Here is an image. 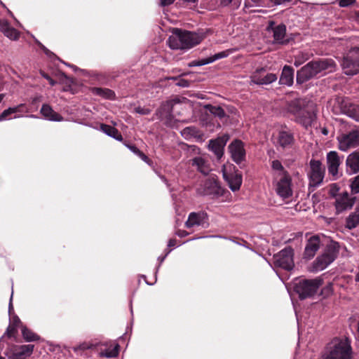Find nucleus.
Masks as SVG:
<instances>
[{"label": "nucleus", "mask_w": 359, "mask_h": 359, "mask_svg": "<svg viewBox=\"0 0 359 359\" xmlns=\"http://www.w3.org/2000/svg\"><path fill=\"white\" fill-rule=\"evenodd\" d=\"M209 226V216L206 212L203 210L190 212L185 222V226L188 229L194 227L206 229Z\"/></svg>", "instance_id": "12"}, {"label": "nucleus", "mask_w": 359, "mask_h": 359, "mask_svg": "<svg viewBox=\"0 0 359 359\" xmlns=\"http://www.w3.org/2000/svg\"><path fill=\"white\" fill-rule=\"evenodd\" d=\"M269 34H272L274 43L286 44V26L283 24L276 25L273 21H269L266 28Z\"/></svg>", "instance_id": "16"}, {"label": "nucleus", "mask_w": 359, "mask_h": 359, "mask_svg": "<svg viewBox=\"0 0 359 359\" xmlns=\"http://www.w3.org/2000/svg\"><path fill=\"white\" fill-rule=\"evenodd\" d=\"M176 85L180 86V87L187 88V87L189 86V82L187 80H185V79H180L176 83Z\"/></svg>", "instance_id": "50"}, {"label": "nucleus", "mask_w": 359, "mask_h": 359, "mask_svg": "<svg viewBox=\"0 0 359 359\" xmlns=\"http://www.w3.org/2000/svg\"><path fill=\"white\" fill-rule=\"evenodd\" d=\"M356 339L359 341V320H358V323Z\"/></svg>", "instance_id": "60"}, {"label": "nucleus", "mask_w": 359, "mask_h": 359, "mask_svg": "<svg viewBox=\"0 0 359 359\" xmlns=\"http://www.w3.org/2000/svg\"><path fill=\"white\" fill-rule=\"evenodd\" d=\"M355 280L356 282H359V264H358L357 272H356V274H355Z\"/></svg>", "instance_id": "57"}, {"label": "nucleus", "mask_w": 359, "mask_h": 359, "mask_svg": "<svg viewBox=\"0 0 359 359\" xmlns=\"http://www.w3.org/2000/svg\"><path fill=\"white\" fill-rule=\"evenodd\" d=\"M158 4L161 7L168 6L172 4L175 0H158Z\"/></svg>", "instance_id": "49"}, {"label": "nucleus", "mask_w": 359, "mask_h": 359, "mask_svg": "<svg viewBox=\"0 0 359 359\" xmlns=\"http://www.w3.org/2000/svg\"><path fill=\"white\" fill-rule=\"evenodd\" d=\"M355 2V0H339V5L341 7H347Z\"/></svg>", "instance_id": "48"}, {"label": "nucleus", "mask_w": 359, "mask_h": 359, "mask_svg": "<svg viewBox=\"0 0 359 359\" xmlns=\"http://www.w3.org/2000/svg\"><path fill=\"white\" fill-rule=\"evenodd\" d=\"M266 0H246L245 4L249 6H261L265 3Z\"/></svg>", "instance_id": "46"}, {"label": "nucleus", "mask_w": 359, "mask_h": 359, "mask_svg": "<svg viewBox=\"0 0 359 359\" xmlns=\"http://www.w3.org/2000/svg\"><path fill=\"white\" fill-rule=\"evenodd\" d=\"M34 345H22L18 346L14 350L13 359H25L26 357L30 355L33 351Z\"/></svg>", "instance_id": "30"}, {"label": "nucleus", "mask_w": 359, "mask_h": 359, "mask_svg": "<svg viewBox=\"0 0 359 359\" xmlns=\"http://www.w3.org/2000/svg\"><path fill=\"white\" fill-rule=\"evenodd\" d=\"M294 251L291 247H286L273 256V264L276 267L286 271H291L294 266Z\"/></svg>", "instance_id": "9"}, {"label": "nucleus", "mask_w": 359, "mask_h": 359, "mask_svg": "<svg viewBox=\"0 0 359 359\" xmlns=\"http://www.w3.org/2000/svg\"><path fill=\"white\" fill-rule=\"evenodd\" d=\"M41 113L46 119L49 121H61L63 120L62 116L55 112L48 104L42 105Z\"/></svg>", "instance_id": "29"}, {"label": "nucleus", "mask_w": 359, "mask_h": 359, "mask_svg": "<svg viewBox=\"0 0 359 359\" xmlns=\"http://www.w3.org/2000/svg\"><path fill=\"white\" fill-rule=\"evenodd\" d=\"M94 346V344L90 342H84L79 346L74 347V350L75 352L79 353L81 351H84L86 349L92 348Z\"/></svg>", "instance_id": "42"}, {"label": "nucleus", "mask_w": 359, "mask_h": 359, "mask_svg": "<svg viewBox=\"0 0 359 359\" xmlns=\"http://www.w3.org/2000/svg\"><path fill=\"white\" fill-rule=\"evenodd\" d=\"M344 73L353 76L359 72V48H351L344 56L342 64Z\"/></svg>", "instance_id": "8"}, {"label": "nucleus", "mask_w": 359, "mask_h": 359, "mask_svg": "<svg viewBox=\"0 0 359 359\" xmlns=\"http://www.w3.org/2000/svg\"><path fill=\"white\" fill-rule=\"evenodd\" d=\"M130 149L132 150L133 151H135V147H133V146L130 147Z\"/></svg>", "instance_id": "64"}, {"label": "nucleus", "mask_w": 359, "mask_h": 359, "mask_svg": "<svg viewBox=\"0 0 359 359\" xmlns=\"http://www.w3.org/2000/svg\"><path fill=\"white\" fill-rule=\"evenodd\" d=\"M332 293V283H330L321 290V294L325 297H329Z\"/></svg>", "instance_id": "43"}, {"label": "nucleus", "mask_w": 359, "mask_h": 359, "mask_svg": "<svg viewBox=\"0 0 359 359\" xmlns=\"http://www.w3.org/2000/svg\"><path fill=\"white\" fill-rule=\"evenodd\" d=\"M22 106V104H20L15 107H9L8 109L4 110L1 114L0 115V121H2L7 118L8 116L12 114L20 111V108Z\"/></svg>", "instance_id": "37"}, {"label": "nucleus", "mask_w": 359, "mask_h": 359, "mask_svg": "<svg viewBox=\"0 0 359 359\" xmlns=\"http://www.w3.org/2000/svg\"><path fill=\"white\" fill-rule=\"evenodd\" d=\"M276 191L277 194L285 199L292 195V179L288 173H283L280 177H276Z\"/></svg>", "instance_id": "11"}, {"label": "nucleus", "mask_w": 359, "mask_h": 359, "mask_svg": "<svg viewBox=\"0 0 359 359\" xmlns=\"http://www.w3.org/2000/svg\"><path fill=\"white\" fill-rule=\"evenodd\" d=\"M118 344H116L115 346L111 350H107L104 353H102V355L107 358L115 357L118 353Z\"/></svg>", "instance_id": "41"}, {"label": "nucleus", "mask_w": 359, "mask_h": 359, "mask_svg": "<svg viewBox=\"0 0 359 359\" xmlns=\"http://www.w3.org/2000/svg\"><path fill=\"white\" fill-rule=\"evenodd\" d=\"M100 128L104 133H106L109 136L112 137L116 140H121V135L115 128L111 126L102 124Z\"/></svg>", "instance_id": "32"}, {"label": "nucleus", "mask_w": 359, "mask_h": 359, "mask_svg": "<svg viewBox=\"0 0 359 359\" xmlns=\"http://www.w3.org/2000/svg\"><path fill=\"white\" fill-rule=\"evenodd\" d=\"M154 170L158 175L160 179L167 185V187H169L170 185H169V184L168 182L167 179L165 178V177L163 176V175H160L155 169Z\"/></svg>", "instance_id": "52"}, {"label": "nucleus", "mask_w": 359, "mask_h": 359, "mask_svg": "<svg viewBox=\"0 0 359 359\" xmlns=\"http://www.w3.org/2000/svg\"><path fill=\"white\" fill-rule=\"evenodd\" d=\"M222 1L225 4H230L232 1V0H222Z\"/></svg>", "instance_id": "63"}, {"label": "nucleus", "mask_w": 359, "mask_h": 359, "mask_svg": "<svg viewBox=\"0 0 359 359\" xmlns=\"http://www.w3.org/2000/svg\"><path fill=\"white\" fill-rule=\"evenodd\" d=\"M290 0H273L274 3L276 4H281L285 1H289Z\"/></svg>", "instance_id": "58"}, {"label": "nucleus", "mask_w": 359, "mask_h": 359, "mask_svg": "<svg viewBox=\"0 0 359 359\" xmlns=\"http://www.w3.org/2000/svg\"><path fill=\"white\" fill-rule=\"evenodd\" d=\"M135 111H136V113L141 114H149L150 110L149 109H140V108L136 107Z\"/></svg>", "instance_id": "51"}, {"label": "nucleus", "mask_w": 359, "mask_h": 359, "mask_svg": "<svg viewBox=\"0 0 359 359\" xmlns=\"http://www.w3.org/2000/svg\"><path fill=\"white\" fill-rule=\"evenodd\" d=\"M359 225V205L355 208L354 212L351 213L346 219V228L349 230L355 229Z\"/></svg>", "instance_id": "31"}, {"label": "nucleus", "mask_w": 359, "mask_h": 359, "mask_svg": "<svg viewBox=\"0 0 359 359\" xmlns=\"http://www.w3.org/2000/svg\"><path fill=\"white\" fill-rule=\"evenodd\" d=\"M176 244H177V241L175 239H170L168 243V248L175 247Z\"/></svg>", "instance_id": "55"}, {"label": "nucleus", "mask_w": 359, "mask_h": 359, "mask_svg": "<svg viewBox=\"0 0 359 359\" xmlns=\"http://www.w3.org/2000/svg\"><path fill=\"white\" fill-rule=\"evenodd\" d=\"M335 69V62L330 58L312 60L303 66L297 72V83L302 84L318 75L332 72Z\"/></svg>", "instance_id": "2"}, {"label": "nucleus", "mask_w": 359, "mask_h": 359, "mask_svg": "<svg viewBox=\"0 0 359 359\" xmlns=\"http://www.w3.org/2000/svg\"><path fill=\"white\" fill-rule=\"evenodd\" d=\"M205 108L212 115L219 118H223L226 116V114L224 110L219 106H213L211 104H207Z\"/></svg>", "instance_id": "33"}, {"label": "nucleus", "mask_w": 359, "mask_h": 359, "mask_svg": "<svg viewBox=\"0 0 359 359\" xmlns=\"http://www.w3.org/2000/svg\"><path fill=\"white\" fill-rule=\"evenodd\" d=\"M286 110L292 116V120L304 129H309L316 123L317 105L309 99L298 97L287 101Z\"/></svg>", "instance_id": "1"}, {"label": "nucleus", "mask_w": 359, "mask_h": 359, "mask_svg": "<svg viewBox=\"0 0 359 359\" xmlns=\"http://www.w3.org/2000/svg\"><path fill=\"white\" fill-rule=\"evenodd\" d=\"M339 245L337 242H331L327 245L324 252L317 257L312 264L313 272H318L325 269L337 257Z\"/></svg>", "instance_id": "6"}, {"label": "nucleus", "mask_w": 359, "mask_h": 359, "mask_svg": "<svg viewBox=\"0 0 359 359\" xmlns=\"http://www.w3.org/2000/svg\"><path fill=\"white\" fill-rule=\"evenodd\" d=\"M223 177L228 182L229 187L232 191L235 192L240 189L243 182V177L241 173L235 172L228 174L224 171Z\"/></svg>", "instance_id": "25"}, {"label": "nucleus", "mask_w": 359, "mask_h": 359, "mask_svg": "<svg viewBox=\"0 0 359 359\" xmlns=\"http://www.w3.org/2000/svg\"><path fill=\"white\" fill-rule=\"evenodd\" d=\"M351 187L353 192L359 194V175L354 178Z\"/></svg>", "instance_id": "44"}, {"label": "nucleus", "mask_w": 359, "mask_h": 359, "mask_svg": "<svg viewBox=\"0 0 359 359\" xmlns=\"http://www.w3.org/2000/svg\"><path fill=\"white\" fill-rule=\"evenodd\" d=\"M351 341L335 338L325 348L321 359H352Z\"/></svg>", "instance_id": "3"}, {"label": "nucleus", "mask_w": 359, "mask_h": 359, "mask_svg": "<svg viewBox=\"0 0 359 359\" xmlns=\"http://www.w3.org/2000/svg\"><path fill=\"white\" fill-rule=\"evenodd\" d=\"M320 246V241L318 236L311 237L305 246L304 256L306 259L313 258L316 252L319 250Z\"/></svg>", "instance_id": "24"}, {"label": "nucleus", "mask_w": 359, "mask_h": 359, "mask_svg": "<svg viewBox=\"0 0 359 359\" xmlns=\"http://www.w3.org/2000/svg\"><path fill=\"white\" fill-rule=\"evenodd\" d=\"M191 164L195 167L198 171L207 175L211 171V165L208 160L202 156H196L191 160Z\"/></svg>", "instance_id": "26"}, {"label": "nucleus", "mask_w": 359, "mask_h": 359, "mask_svg": "<svg viewBox=\"0 0 359 359\" xmlns=\"http://www.w3.org/2000/svg\"><path fill=\"white\" fill-rule=\"evenodd\" d=\"M228 149L231 158L237 165L245 161V144L241 140H234L229 144Z\"/></svg>", "instance_id": "15"}, {"label": "nucleus", "mask_w": 359, "mask_h": 359, "mask_svg": "<svg viewBox=\"0 0 359 359\" xmlns=\"http://www.w3.org/2000/svg\"><path fill=\"white\" fill-rule=\"evenodd\" d=\"M335 104L341 114L359 122V104L352 102L348 97H338L336 99Z\"/></svg>", "instance_id": "10"}, {"label": "nucleus", "mask_w": 359, "mask_h": 359, "mask_svg": "<svg viewBox=\"0 0 359 359\" xmlns=\"http://www.w3.org/2000/svg\"><path fill=\"white\" fill-rule=\"evenodd\" d=\"M355 201V197L351 196L348 192L345 191L340 194L335 201V208L337 214L344 211L350 210L353 206Z\"/></svg>", "instance_id": "18"}, {"label": "nucleus", "mask_w": 359, "mask_h": 359, "mask_svg": "<svg viewBox=\"0 0 359 359\" xmlns=\"http://www.w3.org/2000/svg\"><path fill=\"white\" fill-rule=\"evenodd\" d=\"M339 149L346 151L351 148L359 146V131L352 130L348 134H344L337 137Z\"/></svg>", "instance_id": "14"}, {"label": "nucleus", "mask_w": 359, "mask_h": 359, "mask_svg": "<svg viewBox=\"0 0 359 359\" xmlns=\"http://www.w3.org/2000/svg\"><path fill=\"white\" fill-rule=\"evenodd\" d=\"M17 327L10 324L6 330V334L8 337H13L15 334L17 332Z\"/></svg>", "instance_id": "45"}, {"label": "nucleus", "mask_w": 359, "mask_h": 359, "mask_svg": "<svg viewBox=\"0 0 359 359\" xmlns=\"http://www.w3.org/2000/svg\"><path fill=\"white\" fill-rule=\"evenodd\" d=\"M294 82V69L288 65L283 68L279 83L280 85L291 86Z\"/></svg>", "instance_id": "28"}, {"label": "nucleus", "mask_w": 359, "mask_h": 359, "mask_svg": "<svg viewBox=\"0 0 359 359\" xmlns=\"http://www.w3.org/2000/svg\"><path fill=\"white\" fill-rule=\"evenodd\" d=\"M171 250H169L166 252V253L163 255V256H159L158 257V261L159 262V264L158 266L156 267V271H155V277H154V281L153 283H149L147 282V280H145L146 283L147 285H154L156 282V276H157V273H158V271L159 269V267H160V265L163 263V262L164 261V259L166 258V257L168 256V255L170 252Z\"/></svg>", "instance_id": "40"}, {"label": "nucleus", "mask_w": 359, "mask_h": 359, "mask_svg": "<svg viewBox=\"0 0 359 359\" xmlns=\"http://www.w3.org/2000/svg\"><path fill=\"white\" fill-rule=\"evenodd\" d=\"M197 134L198 130L194 126L187 127L181 131V135L187 140L196 137Z\"/></svg>", "instance_id": "35"}, {"label": "nucleus", "mask_w": 359, "mask_h": 359, "mask_svg": "<svg viewBox=\"0 0 359 359\" xmlns=\"http://www.w3.org/2000/svg\"><path fill=\"white\" fill-rule=\"evenodd\" d=\"M0 30L11 40H18L20 36V32L4 20H0Z\"/></svg>", "instance_id": "27"}, {"label": "nucleus", "mask_w": 359, "mask_h": 359, "mask_svg": "<svg viewBox=\"0 0 359 359\" xmlns=\"http://www.w3.org/2000/svg\"><path fill=\"white\" fill-rule=\"evenodd\" d=\"M22 334L23 338L27 341H34L39 339L38 335L25 327L22 328Z\"/></svg>", "instance_id": "36"}, {"label": "nucleus", "mask_w": 359, "mask_h": 359, "mask_svg": "<svg viewBox=\"0 0 359 359\" xmlns=\"http://www.w3.org/2000/svg\"><path fill=\"white\" fill-rule=\"evenodd\" d=\"M184 2L187 3H196L198 0H183Z\"/></svg>", "instance_id": "62"}, {"label": "nucleus", "mask_w": 359, "mask_h": 359, "mask_svg": "<svg viewBox=\"0 0 359 359\" xmlns=\"http://www.w3.org/2000/svg\"><path fill=\"white\" fill-rule=\"evenodd\" d=\"M231 52L232 51L230 50H226L215 53L212 56H210V57H208L206 58H202L200 60H194L190 62L189 67H200V66L210 64L217 60L228 57Z\"/></svg>", "instance_id": "22"}, {"label": "nucleus", "mask_w": 359, "mask_h": 359, "mask_svg": "<svg viewBox=\"0 0 359 359\" xmlns=\"http://www.w3.org/2000/svg\"><path fill=\"white\" fill-rule=\"evenodd\" d=\"M346 172L349 175L359 172V151L351 153L346 160Z\"/></svg>", "instance_id": "23"}, {"label": "nucleus", "mask_w": 359, "mask_h": 359, "mask_svg": "<svg viewBox=\"0 0 359 359\" xmlns=\"http://www.w3.org/2000/svg\"><path fill=\"white\" fill-rule=\"evenodd\" d=\"M227 140V137L223 136L209 141L208 149L214 153L217 159H220L223 156L224 149Z\"/></svg>", "instance_id": "21"}, {"label": "nucleus", "mask_w": 359, "mask_h": 359, "mask_svg": "<svg viewBox=\"0 0 359 359\" xmlns=\"http://www.w3.org/2000/svg\"><path fill=\"white\" fill-rule=\"evenodd\" d=\"M201 41V36L196 33L176 28L168 38V43L173 50H188L198 44Z\"/></svg>", "instance_id": "4"}, {"label": "nucleus", "mask_w": 359, "mask_h": 359, "mask_svg": "<svg viewBox=\"0 0 359 359\" xmlns=\"http://www.w3.org/2000/svg\"><path fill=\"white\" fill-rule=\"evenodd\" d=\"M42 76L49 81L51 86H54L55 84V81H54L48 75L43 73Z\"/></svg>", "instance_id": "53"}, {"label": "nucleus", "mask_w": 359, "mask_h": 359, "mask_svg": "<svg viewBox=\"0 0 359 359\" xmlns=\"http://www.w3.org/2000/svg\"><path fill=\"white\" fill-rule=\"evenodd\" d=\"M302 64V62L297 60V59L295 60L294 62V65L296 66V67H298L300 65Z\"/></svg>", "instance_id": "61"}, {"label": "nucleus", "mask_w": 359, "mask_h": 359, "mask_svg": "<svg viewBox=\"0 0 359 359\" xmlns=\"http://www.w3.org/2000/svg\"><path fill=\"white\" fill-rule=\"evenodd\" d=\"M325 169L319 160L311 159L309 162V170L308 171L309 190L313 191L323 182Z\"/></svg>", "instance_id": "7"}, {"label": "nucleus", "mask_w": 359, "mask_h": 359, "mask_svg": "<svg viewBox=\"0 0 359 359\" xmlns=\"http://www.w3.org/2000/svg\"><path fill=\"white\" fill-rule=\"evenodd\" d=\"M10 321L11 325H14L17 327H18L21 324L20 320L17 316H11Z\"/></svg>", "instance_id": "47"}, {"label": "nucleus", "mask_w": 359, "mask_h": 359, "mask_svg": "<svg viewBox=\"0 0 359 359\" xmlns=\"http://www.w3.org/2000/svg\"><path fill=\"white\" fill-rule=\"evenodd\" d=\"M250 84L269 85L277 80L276 74L268 72L264 68L256 69L250 76Z\"/></svg>", "instance_id": "13"}, {"label": "nucleus", "mask_w": 359, "mask_h": 359, "mask_svg": "<svg viewBox=\"0 0 359 359\" xmlns=\"http://www.w3.org/2000/svg\"><path fill=\"white\" fill-rule=\"evenodd\" d=\"M323 283V280L320 277L313 279H297L293 283V289L300 299H304L314 296Z\"/></svg>", "instance_id": "5"}, {"label": "nucleus", "mask_w": 359, "mask_h": 359, "mask_svg": "<svg viewBox=\"0 0 359 359\" xmlns=\"http://www.w3.org/2000/svg\"><path fill=\"white\" fill-rule=\"evenodd\" d=\"M92 92L95 95H97L104 98L111 99L114 96V92L107 88H94L92 89Z\"/></svg>", "instance_id": "34"}, {"label": "nucleus", "mask_w": 359, "mask_h": 359, "mask_svg": "<svg viewBox=\"0 0 359 359\" xmlns=\"http://www.w3.org/2000/svg\"><path fill=\"white\" fill-rule=\"evenodd\" d=\"M204 192L205 195L210 196L211 198L217 199L224 195V190L221 187L217 180L209 178L205 182Z\"/></svg>", "instance_id": "17"}, {"label": "nucleus", "mask_w": 359, "mask_h": 359, "mask_svg": "<svg viewBox=\"0 0 359 359\" xmlns=\"http://www.w3.org/2000/svg\"><path fill=\"white\" fill-rule=\"evenodd\" d=\"M136 156H138L142 161L149 165L153 170H154V164L153 161L142 151L136 148Z\"/></svg>", "instance_id": "38"}, {"label": "nucleus", "mask_w": 359, "mask_h": 359, "mask_svg": "<svg viewBox=\"0 0 359 359\" xmlns=\"http://www.w3.org/2000/svg\"><path fill=\"white\" fill-rule=\"evenodd\" d=\"M271 167L273 170L278 172L276 177H280L283 173H287L285 170L284 168L278 160H274L271 163Z\"/></svg>", "instance_id": "39"}, {"label": "nucleus", "mask_w": 359, "mask_h": 359, "mask_svg": "<svg viewBox=\"0 0 359 359\" xmlns=\"http://www.w3.org/2000/svg\"><path fill=\"white\" fill-rule=\"evenodd\" d=\"M12 298H13V294H11V299H10V303H9V313L10 314L11 313V311L13 310Z\"/></svg>", "instance_id": "56"}, {"label": "nucleus", "mask_w": 359, "mask_h": 359, "mask_svg": "<svg viewBox=\"0 0 359 359\" xmlns=\"http://www.w3.org/2000/svg\"><path fill=\"white\" fill-rule=\"evenodd\" d=\"M176 234L179 236V237H185L187 236H188V232H187L186 231H184V230H179Z\"/></svg>", "instance_id": "54"}, {"label": "nucleus", "mask_w": 359, "mask_h": 359, "mask_svg": "<svg viewBox=\"0 0 359 359\" xmlns=\"http://www.w3.org/2000/svg\"><path fill=\"white\" fill-rule=\"evenodd\" d=\"M326 161L329 174L333 177V180H337L339 177V167L341 164V159L338 153L334 151L328 152Z\"/></svg>", "instance_id": "19"}, {"label": "nucleus", "mask_w": 359, "mask_h": 359, "mask_svg": "<svg viewBox=\"0 0 359 359\" xmlns=\"http://www.w3.org/2000/svg\"><path fill=\"white\" fill-rule=\"evenodd\" d=\"M294 142L293 133L288 130H280L276 137V144L282 149L290 148Z\"/></svg>", "instance_id": "20"}, {"label": "nucleus", "mask_w": 359, "mask_h": 359, "mask_svg": "<svg viewBox=\"0 0 359 359\" xmlns=\"http://www.w3.org/2000/svg\"><path fill=\"white\" fill-rule=\"evenodd\" d=\"M322 133L324 135H327L328 134V130L326 128H323L322 129Z\"/></svg>", "instance_id": "59"}]
</instances>
